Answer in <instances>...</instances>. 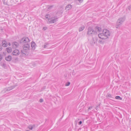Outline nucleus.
Wrapping results in <instances>:
<instances>
[{
  "label": "nucleus",
  "mask_w": 131,
  "mask_h": 131,
  "mask_svg": "<svg viewBox=\"0 0 131 131\" xmlns=\"http://www.w3.org/2000/svg\"><path fill=\"white\" fill-rule=\"evenodd\" d=\"M110 33L109 31L107 29L103 30L102 33H100L98 35V36L102 39H105L110 36Z\"/></svg>",
  "instance_id": "f257e3e1"
},
{
  "label": "nucleus",
  "mask_w": 131,
  "mask_h": 131,
  "mask_svg": "<svg viewBox=\"0 0 131 131\" xmlns=\"http://www.w3.org/2000/svg\"><path fill=\"white\" fill-rule=\"evenodd\" d=\"M125 20V18L124 17H121L119 18L117 20L116 27L117 28H118L120 27L121 25L124 22Z\"/></svg>",
  "instance_id": "f03ea898"
},
{
  "label": "nucleus",
  "mask_w": 131,
  "mask_h": 131,
  "mask_svg": "<svg viewBox=\"0 0 131 131\" xmlns=\"http://www.w3.org/2000/svg\"><path fill=\"white\" fill-rule=\"evenodd\" d=\"M96 34L97 32L94 31L92 28L90 27L88 28L87 35L88 36H93Z\"/></svg>",
  "instance_id": "7ed1b4c3"
},
{
  "label": "nucleus",
  "mask_w": 131,
  "mask_h": 131,
  "mask_svg": "<svg viewBox=\"0 0 131 131\" xmlns=\"http://www.w3.org/2000/svg\"><path fill=\"white\" fill-rule=\"evenodd\" d=\"M23 48L24 50L25 51L27 52L30 49V44L29 43H25L23 44Z\"/></svg>",
  "instance_id": "20e7f679"
},
{
  "label": "nucleus",
  "mask_w": 131,
  "mask_h": 131,
  "mask_svg": "<svg viewBox=\"0 0 131 131\" xmlns=\"http://www.w3.org/2000/svg\"><path fill=\"white\" fill-rule=\"evenodd\" d=\"M30 41L29 38L27 37H24L22 38L20 41L21 43L25 44V43H29Z\"/></svg>",
  "instance_id": "39448f33"
},
{
  "label": "nucleus",
  "mask_w": 131,
  "mask_h": 131,
  "mask_svg": "<svg viewBox=\"0 0 131 131\" xmlns=\"http://www.w3.org/2000/svg\"><path fill=\"white\" fill-rule=\"evenodd\" d=\"M20 54V52L19 50L17 49L14 50L12 52V54L13 56H18Z\"/></svg>",
  "instance_id": "423d86ee"
},
{
  "label": "nucleus",
  "mask_w": 131,
  "mask_h": 131,
  "mask_svg": "<svg viewBox=\"0 0 131 131\" xmlns=\"http://www.w3.org/2000/svg\"><path fill=\"white\" fill-rule=\"evenodd\" d=\"M15 87V86H12L8 88L7 89H5L4 90L5 91V92H6L9 91L10 90L12 89H13Z\"/></svg>",
  "instance_id": "0eeeda50"
},
{
  "label": "nucleus",
  "mask_w": 131,
  "mask_h": 131,
  "mask_svg": "<svg viewBox=\"0 0 131 131\" xmlns=\"http://www.w3.org/2000/svg\"><path fill=\"white\" fill-rule=\"evenodd\" d=\"M57 20V18H52L50 19L49 22L51 23H54Z\"/></svg>",
  "instance_id": "6e6552de"
},
{
  "label": "nucleus",
  "mask_w": 131,
  "mask_h": 131,
  "mask_svg": "<svg viewBox=\"0 0 131 131\" xmlns=\"http://www.w3.org/2000/svg\"><path fill=\"white\" fill-rule=\"evenodd\" d=\"M13 47L14 48H16L19 46L18 43L16 42H14L13 43Z\"/></svg>",
  "instance_id": "1a4fd4ad"
},
{
  "label": "nucleus",
  "mask_w": 131,
  "mask_h": 131,
  "mask_svg": "<svg viewBox=\"0 0 131 131\" xmlns=\"http://www.w3.org/2000/svg\"><path fill=\"white\" fill-rule=\"evenodd\" d=\"M6 60L7 61H10L12 59V57L11 56L9 55L5 57Z\"/></svg>",
  "instance_id": "9d476101"
},
{
  "label": "nucleus",
  "mask_w": 131,
  "mask_h": 131,
  "mask_svg": "<svg viewBox=\"0 0 131 131\" xmlns=\"http://www.w3.org/2000/svg\"><path fill=\"white\" fill-rule=\"evenodd\" d=\"M2 46L4 47H6L7 46V43L5 41H2Z\"/></svg>",
  "instance_id": "9b49d317"
},
{
  "label": "nucleus",
  "mask_w": 131,
  "mask_h": 131,
  "mask_svg": "<svg viewBox=\"0 0 131 131\" xmlns=\"http://www.w3.org/2000/svg\"><path fill=\"white\" fill-rule=\"evenodd\" d=\"M95 29L96 31L98 32H100L102 31V29L100 27H96L95 28Z\"/></svg>",
  "instance_id": "f8f14e48"
},
{
  "label": "nucleus",
  "mask_w": 131,
  "mask_h": 131,
  "mask_svg": "<svg viewBox=\"0 0 131 131\" xmlns=\"http://www.w3.org/2000/svg\"><path fill=\"white\" fill-rule=\"evenodd\" d=\"M35 127V125H29L28 126V127L29 129L31 130H32L33 129V128L34 127Z\"/></svg>",
  "instance_id": "ddd939ff"
},
{
  "label": "nucleus",
  "mask_w": 131,
  "mask_h": 131,
  "mask_svg": "<svg viewBox=\"0 0 131 131\" xmlns=\"http://www.w3.org/2000/svg\"><path fill=\"white\" fill-rule=\"evenodd\" d=\"M72 6L70 5H68L66 7V9L67 10H69L71 8Z\"/></svg>",
  "instance_id": "4468645a"
},
{
  "label": "nucleus",
  "mask_w": 131,
  "mask_h": 131,
  "mask_svg": "<svg viewBox=\"0 0 131 131\" xmlns=\"http://www.w3.org/2000/svg\"><path fill=\"white\" fill-rule=\"evenodd\" d=\"M35 43L34 42H32L31 43V47L32 48H35Z\"/></svg>",
  "instance_id": "2eb2a0df"
},
{
  "label": "nucleus",
  "mask_w": 131,
  "mask_h": 131,
  "mask_svg": "<svg viewBox=\"0 0 131 131\" xmlns=\"http://www.w3.org/2000/svg\"><path fill=\"white\" fill-rule=\"evenodd\" d=\"M85 27L83 26L80 27L79 29V31L81 32L82 31L84 28Z\"/></svg>",
  "instance_id": "dca6fc26"
},
{
  "label": "nucleus",
  "mask_w": 131,
  "mask_h": 131,
  "mask_svg": "<svg viewBox=\"0 0 131 131\" xmlns=\"http://www.w3.org/2000/svg\"><path fill=\"white\" fill-rule=\"evenodd\" d=\"M6 50L7 52L8 53L11 52L12 51V49L10 48H7L6 49Z\"/></svg>",
  "instance_id": "f3484780"
},
{
  "label": "nucleus",
  "mask_w": 131,
  "mask_h": 131,
  "mask_svg": "<svg viewBox=\"0 0 131 131\" xmlns=\"http://www.w3.org/2000/svg\"><path fill=\"white\" fill-rule=\"evenodd\" d=\"M115 98L116 99L119 100H121L122 99V98L119 96H116L115 97Z\"/></svg>",
  "instance_id": "a211bd4d"
},
{
  "label": "nucleus",
  "mask_w": 131,
  "mask_h": 131,
  "mask_svg": "<svg viewBox=\"0 0 131 131\" xmlns=\"http://www.w3.org/2000/svg\"><path fill=\"white\" fill-rule=\"evenodd\" d=\"M49 45V43H45L44 46V48H46L48 46V45Z\"/></svg>",
  "instance_id": "6ab92c4d"
},
{
  "label": "nucleus",
  "mask_w": 131,
  "mask_h": 131,
  "mask_svg": "<svg viewBox=\"0 0 131 131\" xmlns=\"http://www.w3.org/2000/svg\"><path fill=\"white\" fill-rule=\"evenodd\" d=\"M7 0H3V1L4 4L6 5L7 4Z\"/></svg>",
  "instance_id": "aec40b11"
},
{
  "label": "nucleus",
  "mask_w": 131,
  "mask_h": 131,
  "mask_svg": "<svg viewBox=\"0 0 131 131\" xmlns=\"http://www.w3.org/2000/svg\"><path fill=\"white\" fill-rule=\"evenodd\" d=\"M70 82H68L67 83H66L65 85L66 86H68L70 85Z\"/></svg>",
  "instance_id": "412c9836"
},
{
  "label": "nucleus",
  "mask_w": 131,
  "mask_h": 131,
  "mask_svg": "<svg viewBox=\"0 0 131 131\" xmlns=\"http://www.w3.org/2000/svg\"><path fill=\"white\" fill-rule=\"evenodd\" d=\"M49 17H50V16L49 15L47 14L46 15L45 17L47 19H49Z\"/></svg>",
  "instance_id": "4be33fe9"
},
{
  "label": "nucleus",
  "mask_w": 131,
  "mask_h": 131,
  "mask_svg": "<svg viewBox=\"0 0 131 131\" xmlns=\"http://www.w3.org/2000/svg\"><path fill=\"white\" fill-rule=\"evenodd\" d=\"M47 29V27H43L42 29L43 30H45Z\"/></svg>",
  "instance_id": "5701e85b"
},
{
  "label": "nucleus",
  "mask_w": 131,
  "mask_h": 131,
  "mask_svg": "<svg viewBox=\"0 0 131 131\" xmlns=\"http://www.w3.org/2000/svg\"><path fill=\"white\" fill-rule=\"evenodd\" d=\"M98 42L99 43H103V42H102V40H99V41H98Z\"/></svg>",
  "instance_id": "b1692460"
},
{
  "label": "nucleus",
  "mask_w": 131,
  "mask_h": 131,
  "mask_svg": "<svg viewBox=\"0 0 131 131\" xmlns=\"http://www.w3.org/2000/svg\"><path fill=\"white\" fill-rule=\"evenodd\" d=\"M128 8L129 10H130L131 9V6H128Z\"/></svg>",
  "instance_id": "393cba45"
},
{
  "label": "nucleus",
  "mask_w": 131,
  "mask_h": 131,
  "mask_svg": "<svg viewBox=\"0 0 131 131\" xmlns=\"http://www.w3.org/2000/svg\"><path fill=\"white\" fill-rule=\"evenodd\" d=\"M43 100L42 99H40V100H39V101L40 102H43Z\"/></svg>",
  "instance_id": "a878e982"
},
{
  "label": "nucleus",
  "mask_w": 131,
  "mask_h": 131,
  "mask_svg": "<svg viewBox=\"0 0 131 131\" xmlns=\"http://www.w3.org/2000/svg\"><path fill=\"white\" fill-rule=\"evenodd\" d=\"M108 96L110 97H111V95L110 94H108L107 95Z\"/></svg>",
  "instance_id": "bb28decb"
},
{
  "label": "nucleus",
  "mask_w": 131,
  "mask_h": 131,
  "mask_svg": "<svg viewBox=\"0 0 131 131\" xmlns=\"http://www.w3.org/2000/svg\"><path fill=\"white\" fill-rule=\"evenodd\" d=\"M2 49V46L0 45V51H1Z\"/></svg>",
  "instance_id": "cd10ccee"
},
{
  "label": "nucleus",
  "mask_w": 131,
  "mask_h": 131,
  "mask_svg": "<svg viewBox=\"0 0 131 131\" xmlns=\"http://www.w3.org/2000/svg\"><path fill=\"white\" fill-rule=\"evenodd\" d=\"M82 122L81 121H80L79 123V124L80 125L81 124H82Z\"/></svg>",
  "instance_id": "c85d7f7f"
},
{
  "label": "nucleus",
  "mask_w": 131,
  "mask_h": 131,
  "mask_svg": "<svg viewBox=\"0 0 131 131\" xmlns=\"http://www.w3.org/2000/svg\"><path fill=\"white\" fill-rule=\"evenodd\" d=\"M2 59V56L0 54V61H1Z\"/></svg>",
  "instance_id": "c756f323"
},
{
  "label": "nucleus",
  "mask_w": 131,
  "mask_h": 131,
  "mask_svg": "<svg viewBox=\"0 0 131 131\" xmlns=\"http://www.w3.org/2000/svg\"><path fill=\"white\" fill-rule=\"evenodd\" d=\"M78 0L80 3L82 2L83 1V0Z\"/></svg>",
  "instance_id": "7c9ffc66"
},
{
  "label": "nucleus",
  "mask_w": 131,
  "mask_h": 131,
  "mask_svg": "<svg viewBox=\"0 0 131 131\" xmlns=\"http://www.w3.org/2000/svg\"><path fill=\"white\" fill-rule=\"evenodd\" d=\"M21 53L23 54H25V53L24 52V51L22 50L21 51Z\"/></svg>",
  "instance_id": "2f4dec72"
},
{
  "label": "nucleus",
  "mask_w": 131,
  "mask_h": 131,
  "mask_svg": "<svg viewBox=\"0 0 131 131\" xmlns=\"http://www.w3.org/2000/svg\"><path fill=\"white\" fill-rule=\"evenodd\" d=\"M92 106L90 107L89 108L88 110H91L92 109Z\"/></svg>",
  "instance_id": "473e14b6"
},
{
  "label": "nucleus",
  "mask_w": 131,
  "mask_h": 131,
  "mask_svg": "<svg viewBox=\"0 0 131 131\" xmlns=\"http://www.w3.org/2000/svg\"><path fill=\"white\" fill-rule=\"evenodd\" d=\"M5 64H4V63H3V64H2V66H3H3H5Z\"/></svg>",
  "instance_id": "72a5a7b5"
},
{
  "label": "nucleus",
  "mask_w": 131,
  "mask_h": 131,
  "mask_svg": "<svg viewBox=\"0 0 131 131\" xmlns=\"http://www.w3.org/2000/svg\"><path fill=\"white\" fill-rule=\"evenodd\" d=\"M8 45H9V46H10V45H10V43H9V44H8Z\"/></svg>",
  "instance_id": "f704fd0d"
},
{
  "label": "nucleus",
  "mask_w": 131,
  "mask_h": 131,
  "mask_svg": "<svg viewBox=\"0 0 131 131\" xmlns=\"http://www.w3.org/2000/svg\"><path fill=\"white\" fill-rule=\"evenodd\" d=\"M61 10H62V8H61Z\"/></svg>",
  "instance_id": "c9c22d12"
},
{
  "label": "nucleus",
  "mask_w": 131,
  "mask_h": 131,
  "mask_svg": "<svg viewBox=\"0 0 131 131\" xmlns=\"http://www.w3.org/2000/svg\"><path fill=\"white\" fill-rule=\"evenodd\" d=\"M26 131H29V130H26Z\"/></svg>",
  "instance_id": "e433bc0d"
},
{
  "label": "nucleus",
  "mask_w": 131,
  "mask_h": 131,
  "mask_svg": "<svg viewBox=\"0 0 131 131\" xmlns=\"http://www.w3.org/2000/svg\"><path fill=\"white\" fill-rule=\"evenodd\" d=\"M96 40L97 41V39H96Z\"/></svg>",
  "instance_id": "4c0bfd02"
},
{
  "label": "nucleus",
  "mask_w": 131,
  "mask_h": 131,
  "mask_svg": "<svg viewBox=\"0 0 131 131\" xmlns=\"http://www.w3.org/2000/svg\"><path fill=\"white\" fill-rule=\"evenodd\" d=\"M95 43V42H94V44Z\"/></svg>",
  "instance_id": "58836bf2"
}]
</instances>
